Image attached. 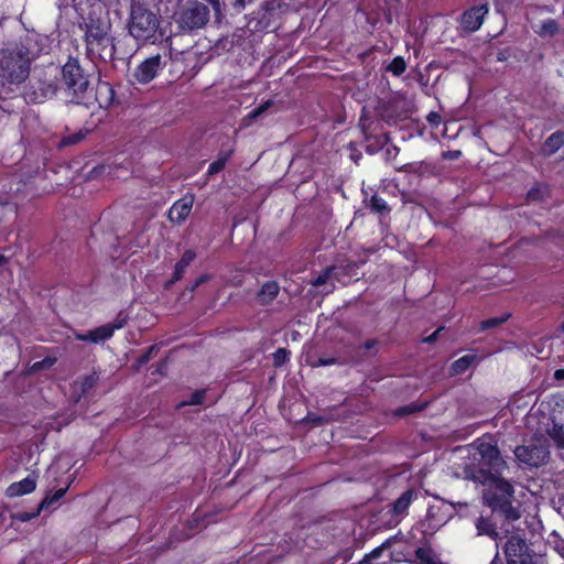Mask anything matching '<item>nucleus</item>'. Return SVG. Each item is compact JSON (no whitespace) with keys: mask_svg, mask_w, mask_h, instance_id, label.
Wrapping results in <instances>:
<instances>
[{"mask_svg":"<svg viewBox=\"0 0 564 564\" xmlns=\"http://www.w3.org/2000/svg\"><path fill=\"white\" fill-rule=\"evenodd\" d=\"M486 485L488 488L485 490L484 498L492 513L508 521L520 519V511L513 506L514 488L512 484L500 476L489 479Z\"/></svg>","mask_w":564,"mask_h":564,"instance_id":"f257e3e1","label":"nucleus"},{"mask_svg":"<svg viewBox=\"0 0 564 564\" xmlns=\"http://www.w3.org/2000/svg\"><path fill=\"white\" fill-rule=\"evenodd\" d=\"M30 50L21 44L12 48H2L0 53V80L2 84H21L30 75Z\"/></svg>","mask_w":564,"mask_h":564,"instance_id":"f03ea898","label":"nucleus"},{"mask_svg":"<svg viewBox=\"0 0 564 564\" xmlns=\"http://www.w3.org/2000/svg\"><path fill=\"white\" fill-rule=\"evenodd\" d=\"M475 458L478 460V466L476 471L471 475V478L485 485L489 479L500 477L507 464L497 444L478 438L475 442Z\"/></svg>","mask_w":564,"mask_h":564,"instance_id":"7ed1b4c3","label":"nucleus"},{"mask_svg":"<svg viewBox=\"0 0 564 564\" xmlns=\"http://www.w3.org/2000/svg\"><path fill=\"white\" fill-rule=\"evenodd\" d=\"M62 76L69 101L87 107L91 102L93 88L78 61L69 58L62 67Z\"/></svg>","mask_w":564,"mask_h":564,"instance_id":"20e7f679","label":"nucleus"},{"mask_svg":"<svg viewBox=\"0 0 564 564\" xmlns=\"http://www.w3.org/2000/svg\"><path fill=\"white\" fill-rule=\"evenodd\" d=\"M358 126L366 143L365 150L368 154L378 153L390 142L389 133L383 131L379 120L361 115Z\"/></svg>","mask_w":564,"mask_h":564,"instance_id":"39448f33","label":"nucleus"},{"mask_svg":"<svg viewBox=\"0 0 564 564\" xmlns=\"http://www.w3.org/2000/svg\"><path fill=\"white\" fill-rule=\"evenodd\" d=\"M502 550L506 564H535L533 550L527 539L518 532L507 535Z\"/></svg>","mask_w":564,"mask_h":564,"instance_id":"423d86ee","label":"nucleus"},{"mask_svg":"<svg viewBox=\"0 0 564 564\" xmlns=\"http://www.w3.org/2000/svg\"><path fill=\"white\" fill-rule=\"evenodd\" d=\"M513 453L520 464L534 468L545 465L550 458L547 445L540 441L519 445Z\"/></svg>","mask_w":564,"mask_h":564,"instance_id":"0eeeda50","label":"nucleus"},{"mask_svg":"<svg viewBox=\"0 0 564 564\" xmlns=\"http://www.w3.org/2000/svg\"><path fill=\"white\" fill-rule=\"evenodd\" d=\"M381 119L388 124H397L410 117V106L408 100L400 96L393 95L387 100H381L378 106Z\"/></svg>","mask_w":564,"mask_h":564,"instance_id":"6e6552de","label":"nucleus"},{"mask_svg":"<svg viewBox=\"0 0 564 564\" xmlns=\"http://www.w3.org/2000/svg\"><path fill=\"white\" fill-rule=\"evenodd\" d=\"M158 25V19L154 13L141 6H133L131 10V21L129 25L130 35L140 33H153Z\"/></svg>","mask_w":564,"mask_h":564,"instance_id":"1a4fd4ad","label":"nucleus"},{"mask_svg":"<svg viewBox=\"0 0 564 564\" xmlns=\"http://www.w3.org/2000/svg\"><path fill=\"white\" fill-rule=\"evenodd\" d=\"M422 496L421 490L416 487H409L389 506L388 512L391 518L399 523L409 514L410 506Z\"/></svg>","mask_w":564,"mask_h":564,"instance_id":"9d476101","label":"nucleus"},{"mask_svg":"<svg viewBox=\"0 0 564 564\" xmlns=\"http://www.w3.org/2000/svg\"><path fill=\"white\" fill-rule=\"evenodd\" d=\"M208 21L207 8L197 2H193L186 8L180 17V24L184 29L193 30L205 25Z\"/></svg>","mask_w":564,"mask_h":564,"instance_id":"9b49d317","label":"nucleus"},{"mask_svg":"<svg viewBox=\"0 0 564 564\" xmlns=\"http://www.w3.org/2000/svg\"><path fill=\"white\" fill-rule=\"evenodd\" d=\"M365 261H355L345 259L330 267L333 271V279L339 283L347 285L352 280L358 279L359 269Z\"/></svg>","mask_w":564,"mask_h":564,"instance_id":"f8f14e48","label":"nucleus"},{"mask_svg":"<svg viewBox=\"0 0 564 564\" xmlns=\"http://www.w3.org/2000/svg\"><path fill=\"white\" fill-rule=\"evenodd\" d=\"M194 204V196H183L175 200L167 212V218L172 223L182 224L188 217Z\"/></svg>","mask_w":564,"mask_h":564,"instance_id":"ddd939ff","label":"nucleus"},{"mask_svg":"<svg viewBox=\"0 0 564 564\" xmlns=\"http://www.w3.org/2000/svg\"><path fill=\"white\" fill-rule=\"evenodd\" d=\"M161 64V57L160 55L151 56L143 61L134 70V78L140 84H148L150 83L155 76L159 70Z\"/></svg>","mask_w":564,"mask_h":564,"instance_id":"4468645a","label":"nucleus"},{"mask_svg":"<svg viewBox=\"0 0 564 564\" xmlns=\"http://www.w3.org/2000/svg\"><path fill=\"white\" fill-rule=\"evenodd\" d=\"M488 12V7L486 4H481L470 10L466 11L460 20L462 28L466 32H475L482 24L484 17Z\"/></svg>","mask_w":564,"mask_h":564,"instance_id":"2eb2a0df","label":"nucleus"},{"mask_svg":"<svg viewBox=\"0 0 564 564\" xmlns=\"http://www.w3.org/2000/svg\"><path fill=\"white\" fill-rule=\"evenodd\" d=\"M91 100L97 101L100 108L108 109L115 105L116 91L109 83L100 82L96 91H93Z\"/></svg>","mask_w":564,"mask_h":564,"instance_id":"dca6fc26","label":"nucleus"},{"mask_svg":"<svg viewBox=\"0 0 564 564\" xmlns=\"http://www.w3.org/2000/svg\"><path fill=\"white\" fill-rule=\"evenodd\" d=\"M112 336L113 332L110 329V326L105 324L95 327L94 329H90L85 334H76L75 338L80 341H90L98 344L110 339Z\"/></svg>","mask_w":564,"mask_h":564,"instance_id":"f3484780","label":"nucleus"},{"mask_svg":"<svg viewBox=\"0 0 564 564\" xmlns=\"http://www.w3.org/2000/svg\"><path fill=\"white\" fill-rule=\"evenodd\" d=\"M35 488L36 479L33 476L29 475L24 479L11 484L7 488L6 494L10 498H15L33 492Z\"/></svg>","mask_w":564,"mask_h":564,"instance_id":"a211bd4d","label":"nucleus"},{"mask_svg":"<svg viewBox=\"0 0 564 564\" xmlns=\"http://www.w3.org/2000/svg\"><path fill=\"white\" fill-rule=\"evenodd\" d=\"M446 522V518L442 514L441 506H430L426 510L425 519L422 521L424 531L436 530Z\"/></svg>","mask_w":564,"mask_h":564,"instance_id":"6ab92c4d","label":"nucleus"},{"mask_svg":"<svg viewBox=\"0 0 564 564\" xmlns=\"http://www.w3.org/2000/svg\"><path fill=\"white\" fill-rule=\"evenodd\" d=\"M280 292V285L276 281L270 280L264 282L258 291L256 297L259 304L269 305L272 303Z\"/></svg>","mask_w":564,"mask_h":564,"instance_id":"aec40b11","label":"nucleus"},{"mask_svg":"<svg viewBox=\"0 0 564 564\" xmlns=\"http://www.w3.org/2000/svg\"><path fill=\"white\" fill-rule=\"evenodd\" d=\"M564 145V131L557 130L546 138L541 152L545 156L555 154Z\"/></svg>","mask_w":564,"mask_h":564,"instance_id":"412c9836","label":"nucleus"},{"mask_svg":"<svg viewBox=\"0 0 564 564\" xmlns=\"http://www.w3.org/2000/svg\"><path fill=\"white\" fill-rule=\"evenodd\" d=\"M364 204L371 213L377 214L380 217L387 216L391 212L388 203L378 194H373L370 198L365 197Z\"/></svg>","mask_w":564,"mask_h":564,"instance_id":"4be33fe9","label":"nucleus"},{"mask_svg":"<svg viewBox=\"0 0 564 564\" xmlns=\"http://www.w3.org/2000/svg\"><path fill=\"white\" fill-rule=\"evenodd\" d=\"M475 527L477 530V535H487L495 541L499 539L497 525L495 522H492L491 519L479 517L475 522Z\"/></svg>","mask_w":564,"mask_h":564,"instance_id":"5701e85b","label":"nucleus"},{"mask_svg":"<svg viewBox=\"0 0 564 564\" xmlns=\"http://www.w3.org/2000/svg\"><path fill=\"white\" fill-rule=\"evenodd\" d=\"M549 436L556 448L562 452L560 456L564 459V426L560 423L553 422L552 427L549 430Z\"/></svg>","mask_w":564,"mask_h":564,"instance_id":"b1692460","label":"nucleus"},{"mask_svg":"<svg viewBox=\"0 0 564 564\" xmlns=\"http://www.w3.org/2000/svg\"><path fill=\"white\" fill-rule=\"evenodd\" d=\"M477 357L475 355H465L458 359H456L451 365V373L453 376L464 373L475 361Z\"/></svg>","mask_w":564,"mask_h":564,"instance_id":"393cba45","label":"nucleus"},{"mask_svg":"<svg viewBox=\"0 0 564 564\" xmlns=\"http://www.w3.org/2000/svg\"><path fill=\"white\" fill-rule=\"evenodd\" d=\"M231 153H232V151H228L226 153H220L219 156L209 164L207 174L215 175V174L221 172L225 169L228 160L230 159Z\"/></svg>","mask_w":564,"mask_h":564,"instance_id":"a878e982","label":"nucleus"},{"mask_svg":"<svg viewBox=\"0 0 564 564\" xmlns=\"http://www.w3.org/2000/svg\"><path fill=\"white\" fill-rule=\"evenodd\" d=\"M99 376L96 372L86 375L79 379V391L80 395L88 394L94 387L97 384Z\"/></svg>","mask_w":564,"mask_h":564,"instance_id":"bb28decb","label":"nucleus"},{"mask_svg":"<svg viewBox=\"0 0 564 564\" xmlns=\"http://www.w3.org/2000/svg\"><path fill=\"white\" fill-rule=\"evenodd\" d=\"M510 317H511V313H503L501 316L484 319L479 324V329L487 330V329L499 327L500 325L506 323Z\"/></svg>","mask_w":564,"mask_h":564,"instance_id":"cd10ccee","label":"nucleus"},{"mask_svg":"<svg viewBox=\"0 0 564 564\" xmlns=\"http://www.w3.org/2000/svg\"><path fill=\"white\" fill-rule=\"evenodd\" d=\"M67 489H68V486L55 490L52 495L47 494L44 497V499L40 502V509L41 510L46 509V508L51 507L53 503L57 502L59 499H62L65 496Z\"/></svg>","mask_w":564,"mask_h":564,"instance_id":"c85d7f7f","label":"nucleus"},{"mask_svg":"<svg viewBox=\"0 0 564 564\" xmlns=\"http://www.w3.org/2000/svg\"><path fill=\"white\" fill-rule=\"evenodd\" d=\"M406 69L405 61L402 56H395L386 67V70L394 76L402 75Z\"/></svg>","mask_w":564,"mask_h":564,"instance_id":"c756f323","label":"nucleus"},{"mask_svg":"<svg viewBox=\"0 0 564 564\" xmlns=\"http://www.w3.org/2000/svg\"><path fill=\"white\" fill-rule=\"evenodd\" d=\"M129 319V314L124 310H121L115 319L107 325L110 326V329L115 333L116 330L122 329L128 324Z\"/></svg>","mask_w":564,"mask_h":564,"instance_id":"7c9ffc66","label":"nucleus"},{"mask_svg":"<svg viewBox=\"0 0 564 564\" xmlns=\"http://www.w3.org/2000/svg\"><path fill=\"white\" fill-rule=\"evenodd\" d=\"M273 100L269 99L262 104H260L258 107H256L254 109H252L247 116H246V120H254L257 119L258 117H260L261 115H263L269 108H271L273 106Z\"/></svg>","mask_w":564,"mask_h":564,"instance_id":"2f4dec72","label":"nucleus"},{"mask_svg":"<svg viewBox=\"0 0 564 564\" xmlns=\"http://www.w3.org/2000/svg\"><path fill=\"white\" fill-rule=\"evenodd\" d=\"M290 355L291 352L286 348H278L273 352V366L275 368L282 367L290 359Z\"/></svg>","mask_w":564,"mask_h":564,"instance_id":"473e14b6","label":"nucleus"},{"mask_svg":"<svg viewBox=\"0 0 564 564\" xmlns=\"http://www.w3.org/2000/svg\"><path fill=\"white\" fill-rule=\"evenodd\" d=\"M56 361H57V359L55 357L47 356L40 361H35L31 366V369L34 372H39L42 370H48L56 364Z\"/></svg>","mask_w":564,"mask_h":564,"instance_id":"72a5a7b5","label":"nucleus"},{"mask_svg":"<svg viewBox=\"0 0 564 564\" xmlns=\"http://www.w3.org/2000/svg\"><path fill=\"white\" fill-rule=\"evenodd\" d=\"M205 395H206V390L198 389L191 394V397L187 401L182 402L180 406L203 404V402L205 400Z\"/></svg>","mask_w":564,"mask_h":564,"instance_id":"f704fd0d","label":"nucleus"},{"mask_svg":"<svg viewBox=\"0 0 564 564\" xmlns=\"http://www.w3.org/2000/svg\"><path fill=\"white\" fill-rule=\"evenodd\" d=\"M159 350L158 346L156 345H151L147 348V350L144 352H142L135 360V364L138 367H142L144 365H147L151 358L153 357L154 354H156Z\"/></svg>","mask_w":564,"mask_h":564,"instance_id":"c9c22d12","label":"nucleus"},{"mask_svg":"<svg viewBox=\"0 0 564 564\" xmlns=\"http://www.w3.org/2000/svg\"><path fill=\"white\" fill-rule=\"evenodd\" d=\"M425 408H426L425 404H417V403L413 402V403H410V404L399 408L397 410V414H399V415L413 414V413L423 411Z\"/></svg>","mask_w":564,"mask_h":564,"instance_id":"e433bc0d","label":"nucleus"},{"mask_svg":"<svg viewBox=\"0 0 564 564\" xmlns=\"http://www.w3.org/2000/svg\"><path fill=\"white\" fill-rule=\"evenodd\" d=\"M543 198L544 194L542 186L540 184H535L534 186H532L527 194V199L529 202H540L543 200Z\"/></svg>","mask_w":564,"mask_h":564,"instance_id":"4c0bfd02","label":"nucleus"},{"mask_svg":"<svg viewBox=\"0 0 564 564\" xmlns=\"http://www.w3.org/2000/svg\"><path fill=\"white\" fill-rule=\"evenodd\" d=\"M185 270H186L185 265H182L178 262H176L174 265L173 274H172L171 279L166 282V286H170V285L176 283L177 281L182 280V278L185 273Z\"/></svg>","mask_w":564,"mask_h":564,"instance_id":"58836bf2","label":"nucleus"},{"mask_svg":"<svg viewBox=\"0 0 564 564\" xmlns=\"http://www.w3.org/2000/svg\"><path fill=\"white\" fill-rule=\"evenodd\" d=\"M386 18L389 22L392 21L393 13L399 10V0H384Z\"/></svg>","mask_w":564,"mask_h":564,"instance_id":"ea45409f","label":"nucleus"},{"mask_svg":"<svg viewBox=\"0 0 564 564\" xmlns=\"http://www.w3.org/2000/svg\"><path fill=\"white\" fill-rule=\"evenodd\" d=\"M116 37H97V36H94V37H85V42L87 45H108L110 44L112 47L115 46L113 44V40Z\"/></svg>","mask_w":564,"mask_h":564,"instance_id":"a19ab883","label":"nucleus"},{"mask_svg":"<svg viewBox=\"0 0 564 564\" xmlns=\"http://www.w3.org/2000/svg\"><path fill=\"white\" fill-rule=\"evenodd\" d=\"M330 278H333V271L330 270V267L326 268L321 274H318L312 284L314 286H322L324 285Z\"/></svg>","mask_w":564,"mask_h":564,"instance_id":"79ce46f5","label":"nucleus"},{"mask_svg":"<svg viewBox=\"0 0 564 564\" xmlns=\"http://www.w3.org/2000/svg\"><path fill=\"white\" fill-rule=\"evenodd\" d=\"M84 138H85V134L83 132L73 133V134L64 137L61 141V144L62 145H73V144L80 142Z\"/></svg>","mask_w":564,"mask_h":564,"instance_id":"37998d69","label":"nucleus"},{"mask_svg":"<svg viewBox=\"0 0 564 564\" xmlns=\"http://www.w3.org/2000/svg\"><path fill=\"white\" fill-rule=\"evenodd\" d=\"M196 252L193 249H187L182 254L181 259L177 261L180 264L185 265L186 268L195 260Z\"/></svg>","mask_w":564,"mask_h":564,"instance_id":"c03bdc74","label":"nucleus"},{"mask_svg":"<svg viewBox=\"0 0 564 564\" xmlns=\"http://www.w3.org/2000/svg\"><path fill=\"white\" fill-rule=\"evenodd\" d=\"M542 32L544 35H552L558 32L557 23L553 20H547L542 25Z\"/></svg>","mask_w":564,"mask_h":564,"instance_id":"a18cd8bd","label":"nucleus"},{"mask_svg":"<svg viewBox=\"0 0 564 564\" xmlns=\"http://www.w3.org/2000/svg\"><path fill=\"white\" fill-rule=\"evenodd\" d=\"M212 279V275L208 273L200 274L188 288L189 292L196 291L202 284L208 282Z\"/></svg>","mask_w":564,"mask_h":564,"instance_id":"49530a36","label":"nucleus"},{"mask_svg":"<svg viewBox=\"0 0 564 564\" xmlns=\"http://www.w3.org/2000/svg\"><path fill=\"white\" fill-rule=\"evenodd\" d=\"M305 421L314 424L315 426H319L325 422V419L321 415L308 413L305 417Z\"/></svg>","mask_w":564,"mask_h":564,"instance_id":"de8ad7c7","label":"nucleus"},{"mask_svg":"<svg viewBox=\"0 0 564 564\" xmlns=\"http://www.w3.org/2000/svg\"><path fill=\"white\" fill-rule=\"evenodd\" d=\"M379 341L376 338L367 339L362 345L358 347V349L371 350L377 347Z\"/></svg>","mask_w":564,"mask_h":564,"instance_id":"09e8293b","label":"nucleus"},{"mask_svg":"<svg viewBox=\"0 0 564 564\" xmlns=\"http://www.w3.org/2000/svg\"><path fill=\"white\" fill-rule=\"evenodd\" d=\"M399 151L400 149L397 145H390L386 149V158L388 160L394 159L398 155Z\"/></svg>","mask_w":564,"mask_h":564,"instance_id":"8fccbe9b","label":"nucleus"},{"mask_svg":"<svg viewBox=\"0 0 564 564\" xmlns=\"http://www.w3.org/2000/svg\"><path fill=\"white\" fill-rule=\"evenodd\" d=\"M511 56V51L510 48H503V50H500L497 54V59L499 62H506L509 59V57Z\"/></svg>","mask_w":564,"mask_h":564,"instance_id":"3c124183","label":"nucleus"},{"mask_svg":"<svg viewBox=\"0 0 564 564\" xmlns=\"http://www.w3.org/2000/svg\"><path fill=\"white\" fill-rule=\"evenodd\" d=\"M443 330V327H438L435 332H433L430 336L423 339L424 343L433 344L436 341L438 334Z\"/></svg>","mask_w":564,"mask_h":564,"instance_id":"603ef678","label":"nucleus"},{"mask_svg":"<svg viewBox=\"0 0 564 564\" xmlns=\"http://www.w3.org/2000/svg\"><path fill=\"white\" fill-rule=\"evenodd\" d=\"M427 121L431 123V124H440L441 122V116L435 112V111H432L427 115Z\"/></svg>","mask_w":564,"mask_h":564,"instance_id":"864d4df0","label":"nucleus"},{"mask_svg":"<svg viewBox=\"0 0 564 564\" xmlns=\"http://www.w3.org/2000/svg\"><path fill=\"white\" fill-rule=\"evenodd\" d=\"M336 358H325L321 357L318 358L316 366H330L336 364Z\"/></svg>","mask_w":564,"mask_h":564,"instance_id":"5fc2aeb1","label":"nucleus"},{"mask_svg":"<svg viewBox=\"0 0 564 564\" xmlns=\"http://www.w3.org/2000/svg\"><path fill=\"white\" fill-rule=\"evenodd\" d=\"M415 555L417 558H420L421 561H424L426 563H431L429 556H427V552L422 549V547H419L416 551H415Z\"/></svg>","mask_w":564,"mask_h":564,"instance_id":"6e6d98bb","label":"nucleus"},{"mask_svg":"<svg viewBox=\"0 0 564 564\" xmlns=\"http://www.w3.org/2000/svg\"><path fill=\"white\" fill-rule=\"evenodd\" d=\"M381 552H382V549L381 547H377V549L372 550L368 555H366L364 561L368 562V561H371L373 558H377V557L380 556Z\"/></svg>","mask_w":564,"mask_h":564,"instance_id":"4d7b16f0","label":"nucleus"},{"mask_svg":"<svg viewBox=\"0 0 564 564\" xmlns=\"http://www.w3.org/2000/svg\"><path fill=\"white\" fill-rule=\"evenodd\" d=\"M554 379L564 380V369H556L554 372Z\"/></svg>","mask_w":564,"mask_h":564,"instance_id":"13d9d810","label":"nucleus"},{"mask_svg":"<svg viewBox=\"0 0 564 564\" xmlns=\"http://www.w3.org/2000/svg\"><path fill=\"white\" fill-rule=\"evenodd\" d=\"M459 155H460V151H449V152H447V156L449 159H458Z\"/></svg>","mask_w":564,"mask_h":564,"instance_id":"bf43d9fd","label":"nucleus"},{"mask_svg":"<svg viewBox=\"0 0 564 564\" xmlns=\"http://www.w3.org/2000/svg\"><path fill=\"white\" fill-rule=\"evenodd\" d=\"M8 262H9V258L6 257L4 254L0 253V267L7 264Z\"/></svg>","mask_w":564,"mask_h":564,"instance_id":"052dcab7","label":"nucleus"},{"mask_svg":"<svg viewBox=\"0 0 564 564\" xmlns=\"http://www.w3.org/2000/svg\"><path fill=\"white\" fill-rule=\"evenodd\" d=\"M243 6H245V0H236L235 7H237L238 9H241V8H243Z\"/></svg>","mask_w":564,"mask_h":564,"instance_id":"680f3d73","label":"nucleus"},{"mask_svg":"<svg viewBox=\"0 0 564 564\" xmlns=\"http://www.w3.org/2000/svg\"><path fill=\"white\" fill-rule=\"evenodd\" d=\"M228 36H225V37H218L217 41L215 42V45H218L219 42H223V41H228Z\"/></svg>","mask_w":564,"mask_h":564,"instance_id":"e2e57ef3","label":"nucleus"},{"mask_svg":"<svg viewBox=\"0 0 564 564\" xmlns=\"http://www.w3.org/2000/svg\"><path fill=\"white\" fill-rule=\"evenodd\" d=\"M499 557V553L497 552L494 560L490 562V564H496L497 563V560Z\"/></svg>","mask_w":564,"mask_h":564,"instance_id":"0e129e2a","label":"nucleus"},{"mask_svg":"<svg viewBox=\"0 0 564 564\" xmlns=\"http://www.w3.org/2000/svg\"><path fill=\"white\" fill-rule=\"evenodd\" d=\"M408 166H409V165H408V164H405V165L401 166V167L399 169V171H405V172H406V171H408Z\"/></svg>","mask_w":564,"mask_h":564,"instance_id":"69168bd1","label":"nucleus"},{"mask_svg":"<svg viewBox=\"0 0 564 564\" xmlns=\"http://www.w3.org/2000/svg\"><path fill=\"white\" fill-rule=\"evenodd\" d=\"M561 329L564 332V319H563V323L561 325Z\"/></svg>","mask_w":564,"mask_h":564,"instance_id":"338daca9","label":"nucleus"},{"mask_svg":"<svg viewBox=\"0 0 564 564\" xmlns=\"http://www.w3.org/2000/svg\"><path fill=\"white\" fill-rule=\"evenodd\" d=\"M151 43H153V44H154V43H156V37H154V39L151 41Z\"/></svg>","mask_w":564,"mask_h":564,"instance_id":"774afa93","label":"nucleus"}]
</instances>
